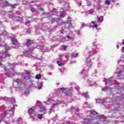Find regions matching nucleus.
<instances>
[{"label": "nucleus", "instance_id": "nucleus-1", "mask_svg": "<svg viewBox=\"0 0 124 124\" xmlns=\"http://www.w3.org/2000/svg\"><path fill=\"white\" fill-rule=\"evenodd\" d=\"M2 48H3L4 49L0 51V59H5L7 57H10L11 55L10 52H8L9 51V46L6 44H5L3 46H2Z\"/></svg>", "mask_w": 124, "mask_h": 124}, {"label": "nucleus", "instance_id": "nucleus-2", "mask_svg": "<svg viewBox=\"0 0 124 124\" xmlns=\"http://www.w3.org/2000/svg\"><path fill=\"white\" fill-rule=\"evenodd\" d=\"M39 112L40 113H43V114H46V108L44 107H40Z\"/></svg>", "mask_w": 124, "mask_h": 124}, {"label": "nucleus", "instance_id": "nucleus-3", "mask_svg": "<svg viewBox=\"0 0 124 124\" xmlns=\"http://www.w3.org/2000/svg\"><path fill=\"white\" fill-rule=\"evenodd\" d=\"M34 109L31 108L30 109L28 110V113L30 114V116H31L32 114H34Z\"/></svg>", "mask_w": 124, "mask_h": 124}, {"label": "nucleus", "instance_id": "nucleus-4", "mask_svg": "<svg viewBox=\"0 0 124 124\" xmlns=\"http://www.w3.org/2000/svg\"><path fill=\"white\" fill-rule=\"evenodd\" d=\"M33 43V42L30 39L27 40V43L26 45L27 46H30L31 44H32Z\"/></svg>", "mask_w": 124, "mask_h": 124}, {"label": "nucleus", "instance_id": "nucleus-5", "mask_svg": "<svg viewBox=\"0 0 124 124\" xmlns=\"http://www.w3.org/2000/svg\"><path fill=\"white\" fill-rule=\"evenodd\" d=\"M15 83H17V86H21V85H22V81H21L19 79H17L16 81H15Z\"/></svg>", "mask_w": 124, "mask_h": 124}, {"label": "nucleus", "instance_id": "nucleus-6", "mask_svg": "<svg viewBox=\"0 0 124 124\" xmlns=\"http://www.w3.org/2000/svg\"><path fill=\"white\" fill-rule=\"evenodd\" d=\"M38 118L39 120H42V119H43V115H42V114H38Z\"/></svg>", "mask_w": 124, "mask_h": 124}, {"label": "nucleus", "instance_id": "nucleus-7", "mask_svg": "<svg viewBox=\"0 0 124 124\" xmlns=\"http://www.w3.org/2000/svg\"><path fill=\"white\" fill-rule=\"evenodd\" d=\"M91 24H93V25H94V28H97V24H94V22L92 21Z\"/></svg>", "mask_w": 124, "mask_h": 124}, {"label": "nucleus", "instance_id": "nucleus-8", "mask_svg": "<svg viewBox=\"0 0 124 124\" xmlns=\"http://www.w3.org/2000/svg\"><path fill=\"white\" fill-rule=\"evenodd\" d=\"M73 54V56L75 57V58L77 57V56H78V53H76L75 52H74Z\"/></svg>", "mask_w": 124, "mask_h": 124}, {"label": "nucleus", "instance_id": "nucleus-9", "mask_svg": "<svg viewBox=\"0 0 124 124\" xmlns=\"http://www.w3.org/2000/svg\"><path fill=\"white\" fill-rule=\"evenodd\" d=\"M41 78V75H39L36 76V79H40Z\"/></svg>", "mask_w": 124, "mask_h": 124}, {"label": "nucleus", "instance_id": "nucleus-10", "mask_svg": "<svg viewBox=\"0 0 124 124\" xmlns=\"http://www.w3.org/2000/svg\"><path fill=\"white\" fill-rule=\"evenodd\" d=\"M97 20H98V22H99V23H101L102 22V20L100 19V17H99L97 18Z\"/></svg>", "mask_w": 124, "mask_h": 124}, {"label": "nucleus", "instance_id": "nucleus-11", "mask_svg": "<svg viewBox=\"0 0 124 124\" xmlns=\"http://www.w3.org/2000/svg\"><path fill=\"white\" fill-rule=\"evenodd\" d=\"M106 3L107 5H109V4H110V1L106 0Z\"/></svg>", "mask_w": 124, "mask_h": 124}, {"label": "nucleus", "instance_id": "nucleus-12", "mask_svg": "<svg viewBox=\"0 0 124 124\" xmlns=\"http://www.w3.org/2000/svg\"><path fill=\"white\" fill-rule=\"evenodd\" d=\"M60 104V103L56 102V103L53 104V106H55L56 105H59Z\"/></svg>", "mask_w": 124, "mask_h": 124}, {"label": "nucleus", "instance_id": "nucleus-13", "mask_svg": "<svg viewBox=\"0 0 124 124\" xmlns=\"http://www.w3.org/2000/svg\"><path fill=\"white\" fill-rule=\"evenodd\" d=\"M60 91H62L63 93H64V91H65V89L61 88H60Z\"/></svg>", "mask_w": 124, "mask_h": 124}, {"label": "nucleus", "instance_id": "nucleus-14", "mask_svg": "<svg viewBox=\"0 0 124 124\" xmlns=\"http://www.w3.org/2000/svg\"><path fill=\"white\" fill-rule=\"evenodd\" d=\"M11 6L12 7V8H16V4H15L14 5H12Z\"/></svg>", "mask_w": 124, "mask_h": 124}, {"label": "nucleus", "instance_id": "nucleus-15", "mask_svg": "<svg viewBox=\"0 0 124 124\" xmlns=\"http://www.w3.org/2000/svg\"><path fill=\"white\" fill-rule=\"evenodd\" d=\"M6 114H7V111H4L3 112V115H4V117H5V115H6Z\"/></svg>", "mask_w": 124, "mask_h": 124}, {"label": "nucleus", "instance_id": "nucleus-16", "mask_svg": "<svg viewBox=\"0 0 124 124\" xmlns=\"http://www.w3.org/2000/svg\"><path fill=\"white\" fill-rule=\"evenodd\" d=\"M86 24H83L81 25V28H83V27H86Z\"/></svg>", "mask_w": 124, "mask_h": 124}, {"label": "nucleus", "instance_id": "nucleus-17", "mask_svg": "<svg viewBox=\"0 0 124 124\" xmlns=\"http://www.w3.org/2000/svg\"><path fill=\"white\" fill-rule=\"evenodd\" d=\"M4 4H8V1H4Z\"/></svg>", "mask_w": 124, "mask_h": 124}, {"label": "nucleus", "instance_id": "nucleus-18", "mask_svg": "<svg viewBox=\"0 0 124 124\" xmlns=\"http://www.w3.org/2000/svg\"><path fill=\"white\" fill-rule=\"evenodd\" d=\"M66 48H67V46H63V49H66Z\"/></svg>", "mask_w": 124, "mask_h": 124}, {"label": "nucleus", "instance_id": "nucleus-19", "mask_svg": "<svg viewBox=\"0 0 124 124\" xmlns=\"http://www.w3.org/2000/svg\"><path fill=\"white\" fill-rule=\"evenodd\" d=\"M59 66H62V63H60V64H59Z\"/></svg>", "mask_w": 124, "mask_h": 124}, {"label": "nucleus", "instance_id": "nucleus-20", "mask_svg": "<svg viewBox=\"0 0 124 124\" xmlns=\"http://www.w3.org/2000/svg\"><path fill=\"white\" fill-rule=\"evenodd\" d=\"M15 44H15V42H13V45H15Z\"/></svg>", "mask_w": 124, "mask_h": 124}, {"label": "nucleus", "instance_id": "nucleus-21", "mask_svg": "<svg viewBox=\"0 0 124 124\" xmlns=\"http://www.w3.org/2000/svg\"><path fill=\"white\" fill-rule=\"evenodd\" d=\"M119 47H120V46H119V45H117V48H119Z\"/></svg>", "mask_w": 124, "mask_h": 124}, {"label": "nucleus", "instance_id": "nucleus-22", "mask_svg": "<svg viewBox=\"0 0 124 124\" xmlns=\"http://www.w3.org/2000/svg\"><path fill=\"white\" fill-rule=\"evenodd\" d=\"M67 38H70V36H67Z\"/></svg>", "mask_w": 124, "mask_h": 124}, {"label": "nucleus", "instance_id": "nucleus-23", "mask_svg": "<svg viewBox=\"0 0 124 124\" xmlns=\"http://www.w3.org/2000/svg\"><path fill=\"white\" fill-rule=\"evenodd\" d=\"M60 61H58V62H57V63L58 64L60 63Z\"/></svg>", "mask_w": 124, "mask_h": 124}, {"label": "nucleus", "instance_id": "nucleus-24", "mask_svg": "<svg viewBox=\"0 0 124 124\" xmlns=\"http://www.w3.org/2000/svg\"><path fill=\"white\" fill-rule=\"evenodd\" d=\"M47 100L48 101L50 100V98H47Z\"/></svg>", "mask_w": 124, "mask_h": 124}, {"label": "nucleus", "instance_id": "nucleus-25", "mask_svg": "<svg viewBox=\"0 0 124 124\" xmlns=\"http://www.w3.org/2000/svg\"><path fill=\"white\" fill-rule=\"evenodd\" d=\"M79 5H82V3H79Z\"/></svg>", "mask_w": 124, "mask_h": 124}, {"label": "nucleus", "instance_id": "nucleus-26", "mask_svg": "<svg viewBox=\"0 0 124 124\" xmlns=\"http://www.w3.org/2000/svg\"><path fill=\"white\" fill-rule=\"evenodd\" d=\"M122 49H123V50H124V46L122 47Z\"/></svg>", "mask_w": 124, "mask_h": 124}, {"label": "nucleus", "instance_id": "nucleus-27", "mask_svg": "<svg viewBox=\"0 0 124 124\" xmlns=\"http://www.w3.org/2000/svg\"><path fill=\"white\" fill-rule=\"evenodd\" d=\"M0 65H1V62H0Z\"/></svg>", "mask_w": 124, "mask_h": 124}, {"label": "nucleus", "instance_id": "nucleus-28", "mask_svg": "<svg viewBox=\"0 0 124 124\" xmlns=\"http://www.w3.org/2000/svg\"><path fill=\"white\" fill-rule=\"evenodd\" d=\"M27 74H30V73H27Z\"/></svg>", "mask_w": 124, "mask_h": 124}, {"label": "nucleus", "instance_id": "nucleus-29", "mask_svg": "<svg viewBox=\"0 0 124 124\" xmlns=\"http://www.w3.org/2000/svg\"><path fill=\"white\" fill-rule=\"evenodd\" d=\"M27 32H29V31H27Z\"/></svg>", "mask_w": 124, "mask_h": 124}, {"label": "nucleus", "instance_id": "nucleus-30", "mask_svg": "<svg viewBox=\"0 0 124 124\" xmlns=\"http://www.w3.org/2000/svg\"><path fill=\"white\" fill-rule=\"evenodd\" d=\"M123 41H124V39L123 40Z\"/></svg>", "mask_w": 124, "mask_h": 124}]
</instances>
